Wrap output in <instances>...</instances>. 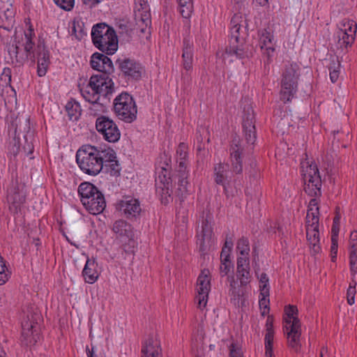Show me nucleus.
Instances as JSON below:
<instances>
[{
  "label": "nucleus",
  "instance_id": "obj_60",
  "mask_svg": "<svg viewBox=\"0 0 357 357\" xmlns=\"http://www.w3.org/2000/svg\"><path fill=\"white\" fill-rule=\"evenodd\" d=\"M233 246V241L231 237H226V240L222 248L231 250Z\"/></svg>",
  "mask_w": 357,
  "mask_h": 357
},
{
  "label": "nucleus",
  "instance_id": "obj_38",
  "mask_svg": "<svg viewBox=\"0 0 357 357\" xmlns=\"http://www.w3.org/2000/svg\"><path fill=\"white\" fill-rule=\"evenodd\" d=\"M158 180L163 185V186L161 187L162 190V194L166 196L170 197L172 190H170L169 188V181H171L172 182V181L176 182V177H174L173 176L172 177L167 178L166 174H163V172H162V174H160L158 175L156 181H158Z\"/></svg>",
  "mask_w": 357,
  "mask_h": 357
},
{
  "label": "nucleus",
  "instance_id": "obj_16",
  "mask_svg": "<svg viewBox=\"0 0 357 357\" xmlns=\"http://www.w3.org/2000/svg\"><path fill=\"white\" fill-rule=\"evenodd\" d=\"M211 289L210 272L207 269L202 271L197 281V292L195 303L200 310H203L207 304L208 296Z\"/></svg>",
  "mask_w": 357,
  "mask_h": 357
},
{
  "label": "nucleus",
  "instance_id": "obj_61",
  "mask_svg": "<svg viewBox=\"0 0 357 357\" xmlns=\"http://www.w3.org/2000/svg\"><path fill=\"white\" fill-rule=\"evenodd\" d=\"M350 253H357V241H350Z\"/></svg>",
  "mask_w": 357,
  "mask_h": 357
},
{
  "label": "nucleus",
  "instance_id": "obj_54",
  "mask_svg": "<svg viewBox=\"0 0 357 357\" xmlns=\"http://www.w3.org/2000/svg\"><path fill=\"white\" fill-rule=\"evenodd\" d=\"M347 303L349 305H352L355 302V294H356V283L352 285L350 284L347 289Z\"/></svg>",
  "mask_w": 357,
  "mask_h": 357
},
{
  "label": "nucleus",
  "instance_id": "obj_30",
  "mask_svg": "<svg viewBox=\"0 0 357 357\" xmlns=\"http://www.w3.org/2000/svg\"><path fill=\"white\" fill-rule=\"evenodd\" d=\"M177 174L174 175V177H176V180L178 179V189H177V193L178 195L183 197L188 192V172L187 169H176Z\"/></svg>",
  "mask_w": 357,
  "mask_h": 357
},
{
  "label": "nucleus",
  "instance_id": "obj_11",
  "mask_svg": "<svg viewBox=\"0 0 357 357\" xmlns=\"http://www.w3.org/2000/svg\"><path fill=\"white\" fill-rule=\"evenodd\" d=\"M311 164H310L307 159H305L301 162V173L303 181V190L310 197L308 202V209L305 218V229H306V238L311 244L312 233V224L311 221L312 218L310 217L312 208L310 207L312 203V188L311 183H312V174L311 172Z\"/></svg>",
  "mask_w": 357,
  "mask_h": 357
},
{
  "label": "nucleus",
  "instance_id": "obj_46",
  "mask_svg": "<svg viewBox=\"0 0 357 357\" xmlns=\"http://www.w3.org/2000/svg\"><path fill=\"white\" fill-rule=\"evenodd\" d=\"M13 0H0V14L2 10L7 11L8 19H11L13 15Z\"/></svg>",
  "mask_w": 357,
  "mask_h": 357
},
{
  "label": "nucleus",
  "instance_id": "obj_25",
  "mask_svg": "<svg viewBox=\"0 0 357 357\" xmlns=\"http://www.w3.org/2000/svg\"><path fill=\"white\" fill-rule=\"evenodd\" d=\"M119 208L128 218L136 217L141 212V206L138 199L130 197H123L119 203Z\"/></svg>",
  "mask_w": 357,
  "mask_h": 357
},
{
  "label": "nucleus",
  "instance_id": "obj_21",
  "mask_svg": "<svg viewBox=\"0 0 357 357\" xmlns=\"http://www.w3.org/2000/svg\"><path fill=\"white\" fill-rule=\"evenodd\" d=\"M259 44L263 54L269 60L273 56L275 52L274 36L271 31L263 29L259 31Z\"/></svg>",
  "mask_w": 357,
  "mask_h": 357
},
{
  "label": "nucleus",
  "instance_id": "obj_34",
  "mask_svg": "<svg viewBox=\"0 0 357 357\" xmlns=\"http://www.w3.org/2000/svg\"><path fill=\"white\" fill-rule=\"evenodd\" d=\"M66 109L71 121H77L81 115V107L75 100L68 101L66 105Z\"/></svg>",
  "mask_w": 357,
  "mask_h": 357
},
{
  "label": "nucleus",
  "instance_id": "obj_41",
  "mask_svg": "<svg viewBox=\"0 0 357 357\" xmlns=\"http://www.w3.org/2000/svg\"><path fill=\"white\" fill-rule=\"evenodd\" d=\"M335 38L337 39L338 47L342 50L347 49L349 47H351L355 40V38L349 40V39H347V35L340 34V31H336Z\"/></svg>",
  "mask_w": 357,
  "mask_h": 357
},
{
  "label": "nucleus",
  "instance_id": "obj_51",
  "mask_svg": "<svg viewBox=\"0 0 357 357\" xmlns=\"http://www.w3.org/2000/svg\"><path fill=\"white\" fill-rule=\"evenodd\" d=\"M255 273L259 280V288H260V291L261 289H263L264 288L265 289H269L268 287V282H269V280H268V278L267 276V275L264 273H261L259 275H258V270H255Z\"/></svg>",
  "mask_w": 357,
  "mask_h": 357
},
{
  "label": "nucleus",
  "instance_id": "obj_33",
  "mask_svg": "<svg viewBox=\"0 0 357 357\" xmlns=\"http://www.w3.org/2000/svg\"><path fill=\"white\" fill-rule=\"evenodd\" d=\"M176 161L178 164L177 169H187L188 167V146L184 143H181L176 150Z\"/></svg>",
  "mask_w": 357,
  "mask_h": 357
},
{
  "label": "nucleus",
  "instance_id": "obj_22",
  "mask_svg": "<svg viewBox=\"0 0 357 357\" xmlns=\"http://www.w3.org/2000/svg\"><path fill=\"white\" fill-rule=\"evenodd\" d=\"M255 120L252 109H248L243 119L245 137L248 144H253L256 140Z\"/></svg>",
  "mask_w": 357,
  "mask_h": 357
},
{
  "label": "nucleus",
  "instance_id": "obj_53",
  "mask_svg": "<svg viewBox=\"0 0 357 357\" xmlns=\"http://www.w3.org/2000/svg\"><path fill=\"white\" fill-rule=\"evenodd\" d=\"M340 215L337 213L333 218V226L331 229V236L338 237L340 231Z\"/></svg>",
  "mask_w": 357,
  "mask_h": 357
},
{
  "label": "nucleus",
  "instance_id": "obj_44",
  "mask_svg": "<svg viewBox=\"0 0 357 357\" xmlns=\"http://www.w3.org/2000/svg\"><path fill=\"white\" fill-rule=\"evenodd\" d=\"M203 335L200 333L196 339L192 340V349L196 351L195 356L197 357H202L203 355L204 344H203Z\"/></svg>",
  "mask_w": 357,
  "mask_h": 357
},
{
  "label": "nucleus",
  "instance_id": "obj_36",
  "mask_svg": "<svg viewBox=\"0 0 357 357\" xmlns=\"http://www.w3.org/2000/svg\"><path fill=\"white\" fill-rule=\"evenodd\" d=\"M179 10L183 18L188 20L193 11L192 0H178Z\"/></svg>",
  "mask_w": 357,
  "mask_h": 357
},
{
  "label": "nucleus",
  "instance_id": "obj_2",
  "mask_svg": "<svg viewBox=\"0 0 357 357\" xmlns=\"http://www.w3.org/2000/svg\"><path fill=\"white\" fill-rule=\"evenodd\" d=\"M112 152L110 148L85 144L77 150L76 162L84 174L96 176L103 169L107 158L113 155Z\"/></svg>",
  "mask_w": 357,
  "mask_h": 357
},
{
  "label": "nucleus",
  "instance_id": "obj_4",
  "mask_svg": "<svg viewBox=\"0 0 357 357\" xmlns=\"http://www.w3.org/2000/svg\"><path fill=\"white\" fill-rule=\"evenodd\" d=\"M33 29L29 26L24 32L25 43H23L24 50L26 53V59L35 61L37 59V73L39 77L45 76L50 64V52L46 49L44 42L39 40L36 47L32 42V36H34Z\"/></svg>",
  "mask_w": 357,
  "mask_h": 357
},
{
  "label": "nucleus",
  "instance_id": "obj_23",
  "mask_svg": "<svg viewBox=\"0 0 357 357\" xmlns=\"http://www.w3.org/2000/svg\"><path fill=\"white\" fill-rule=\"evenodd\" d=\"M236 277L241 286H247L251 279L250 261L248 257H238L237 259Z\"/></svg>",
  "mask_w": 357,
  "mask_h": 357
},
{
  "label": "nucleus",
  "instance_id": "obj_28",
  "mask_svg": "<svg viewBox=\"0 0 357 357\" xmlns=\"http://www.w3.org/2000/svg\"><path fill=\"white\" fill-rule=\"evenodd\" d=\"M100 272L98 264L94 259H88L82 271V276L86 282L93 284L98 278Z\"/></svg>",
  "mask_w": 357,
  "mask_h": 357
},
{
  "label": "nucleus",
  "instance_id": "obj_32",
  "mask_svg": "<svg viewBox=\"0 0 357 357\" xmlns=\"http://www.w3.org/2000/svg\"><path fill=\"white\" fill-rule=\"evenodd\" d=\"M112 153L113 155H111L109 159L107 158V161H105L104 164V168H105L106 172L109 173L111 176H118L120 174L121 167L116 160V153L113 149Z\"/></svg>",
  "mask_w": 357,
  "mask_h": 357
},
{
  "label": "nucleus",
  "instance_id": "obj_9",
  "mask_svg": "<svg viewBox=\"0 0 357 357\" xmlns=\"http://www.w3.org/2000/svg\"><path fill=\"white\" fill-rule=\"evenodd\" d=\"M300 76L299 67L296 63L286 66L281 81L280 99L284 103L290 102L294 97L298 88Z\"/></svg>",
  "mask_w": 357,
  "mask_h": 357
},
{
  "label": "nucleus",
  "instance_id": "obj_55",
  "mask_svg": "<svg viewBox=\"0 0 357 357\" xmlns=\"http://www.w3.org/2000/svg\"><path fill=\"white\" fill-rule=\"evenodd\" d=\"M9 53L11 56H15L17 62L22 63L25 58L23 56L20 55V47L18 45L13 46L12 49L9 50Z\"/></svg>",
  "mask_w": 357,
  "mask_h": 357
},
{
  "label": "nucleus",
  "instance_id": "obj_7",
  "mask_svg": "<svg viewBox=\"0 0 357 357\" xmlns=\"http://www.w3.org/2000/svg\"><path fill=\"white\" fill-rule=\"evenodd\" d=\"M78 194L85 208L91 214L103 211L106 202L102 193L92 183H82L78 187Z\"/></svg>",
  "mask_w": 357,
  "mask_h": 357
},
{
  "label": "nucleus",
  "instance_id": "obj_26",
  "mask_svg": "<svg viewBox=\"0 0 357 357\" xmlns=\"http://www.w3.org/2000/svg\"><path fill=\"white\" fill-rule=\"evenodd\" d=\"M142 357H162L160 342L156 337H149L145 342Z\"/></svg>",
  "mask_w": 357,
  "mask_h": 357
},
{
  "label": "nucleus",
  "instance_id": "obj_56",
  "mask_svg": "<svg viewBox=\"0 0 357 357\" xmlns=\"http://www.w3.org/2000/svg\"><path fill=\"white\" fill-rule=\"evenodd\" d=\"M230 268H231V261H221V266L220 267V271L221 276L223 277V276L227 275L229 273V272L230 271Z\"/></svg>",
  "mask_w": 357,
  "mask_h": 357
},
{
  "label": "nucleus",
  "instance_id": "obj_24",
  "mask_svg": "<svg viewBox=\"0 0 357 357\" xmlns=\"http://www.w3.org/2000/svg\"><path fill=\"white\" fill-rule=\"evenodd\" d=\"M228 280L229 281V295L231 297V301L238 307L243 306L245 303L244 286L238 285L234 276L229 278Z\"/></svg>",
  "mask_w": 357,
  "mask_h": 357
},
{
  "label": "nucleus",
  "instance_id": "obj_27",
  "mask_svg": "<svg viewBox=\"0 0 357 357\" xmlns=\"http://www.w3.org/2000/svg\"><path fill=\"white\" fill-rule=\"evenodd\" d=\"M183 67L188 71L192 68L193 61V40L190 37H185L183 42Z\"/></svg>",
  "mask_w": 357,
  "mask_h": 357
},
{
  "label": "nucleus",
  "instance_id": "obj_62",
  "mask_svg": "<svg viewBox=\"0 0 357 357\" xmlns=\"http://www.w3.org/2000/svg\"><path fill=\"white\" fill-rule=\"evenodd\" d=\"M350 241H357V231H354L351 233Z\"/></svg>",
  "mask_w": 357,
  "mask_h": 357
},
{
  "label": "nucleus",
  "instance_id": "obj_47",
  "mask_svg": "<svg viewBox=\"0 0 357 357\" xmlns=\"http://www.w3.org/2000/svg\"><path fill=\"white\" fill-rule=\"evenodd\" d=\"M11 69L9 68H4L0 77V81L3 86L10 85L11 82Z\"/></svg>",
  "mask_w": 357,
  "mask_h": 357
},
{
  "label": "nucleus",
  "instance_id": "obj_10",
  "mask_svg": "<svg viewBox=\"0 0 357 357\" xmlns=\"http://www.w3.org/2000/svg\"><path fill=\"white\" fill-rule=\"evenodd\" d=\"M114 111L119 119L126 123H131L137 118V109L135 102L126 92L121 93L115 98Z\"/></svg>",
  "mask_w": 357,
  "mask_h": 357
},
{
  "label": "nucleus",
  "instance_id": "obj_35",
  "mask_svg": "<svg viewBox=\"0 0 357 357\" xmlns=\"http://www.w3.org/2000/svg\"><path fill=\"white\" fill-rule=\"evenodd\" d=\"M7 13V11L2 10V12L0 14V28L10 31L15 24V10L13 8V15L10 20L8 19Z\"/></svg>",
  "mask_w": 357,
  "mask_h": 357
},
{
  "label": "nucleus",
  "instance_id": "obj_37",
  "mask_svg": "<svg viewBox=\"0 0 357 357\" xmlns=\"http://www.w3.org/2000/svg\"><path fill=\"white\" fill-rule=\"evenodd\" d=\"M269 289H265L261 290L260 298L259 301V307L261 310V314L265 316L269 312Z\"/></svg>",
  "mask_w": 357,
  "mask_h": 357
},
{
  "label": "nucleus",
  "instance_id": "obj_8",
  "mask_svg": "<svg viewBox=\"0 0 357 357\" xmlns=\"http://www.w3.org/2000/svg\"><path fill=\"white\" fill-rule=\"evenodd\" d=\"M284 312L283 328L287 335L288 345L297 350L301 336V325L297 317V307L295 305H289L285 307Z\"/></svg>",
  "mask_w": 357,
  "mask_h": 357
},
{
  "label": "nucleus",
  "instance_id": "obj_42",
  "mask_svg": "<svg viewBox=\"0 0 357 357\" xmlns=\"http://www.w3.org/2000/svg\"><path fill=\"white\" fill-rule=\"evenodd\" d=\"M236 248L240 252V257H248L250 252V243L247 238H241L237 242Z\"/></svg>",
  "mask_w": 357,
  "mask_h": 357
},
{
  "label": "nucleus",
  "instance_id": "obj_6",
  "mask_svg": "<svg viewBox=\"0 0 357 357\" xmlns=\"http://www.w3.org/2000/svg\"><path fill=\"white\" fill-rule=\"evenodd\" d=\"M91 38L95 47L106 54H113L118 49V38L115 31L105 23L93 26Z\"/></svg>",
  "mask_w": 357,
  "mask_h": 357
},
{
  "label": "nucleus",
  "instance_id": "obj_40",
  "mask_svg": "<svg viewBox=\"0 0 357 357\" xmlns=\"http://www.w3.org/2000/svg\"><path fill=\"white\" fill-rule=\"evenodd\" d=\"M22 144L20 135H17V130H15V136L8 145L9 153L13 155H17L21 151Z\"/></svg>",
  "mask_w": 357,
  "mask_h": 357
},
{
  "label": "nucleus",
  "instance_id": "obj_17",
  "mask_svg": "<svg viewBox=\"0 0 357 357\" xmlns=\"http://www.w3.org/2000/svg\"><path fill=\"white\" fill-rule=\"evenodd\" d=\"M116 64L123 75L128 79H139L144 72L142 66L134 59H119L116 61Z\"/></svg>",
  "mask_w": 357,
  "mask_h": 357
},
{
  "label": "nucleus",
  "instance_id": "obj_5",
  "mask_svg": "<svg viewBox=\"0 0 357 357\" xmlns=\"http://www.w3.org/2000/svg\"><path fill=\"white\" fill-rule=\"evenodd\" d=\"M245 20L239 14H235L231 20L229 47L226 49V54L236 56L238 59L248 57L249 54L245 50L243 41L245 35Z\"/></svg>",
  "mask_w": 357,
  "mask_h": 357
},
{
  "label": "nucleus",
  "instance_id": "obj_45",
  "mask_svg": "<svg viewBox=\"0 0 357 357\" xmlns=\"http://www.w3.org/2000/svg\"><path fill=\"white\" fill-rule=\"evenodd\" d=\"M222 185L224 188V191L227 198L234 197L241 192V188L236 185H233L231 181Z\"/></svg>",
  "mask_w": 357,
  "mask_h": 357
},
{
  "label": "nucleus",
  "instance_id": "obj_1",
  "mask_svg": "<svg viewBox=\"0 0 357 357\" xmlns=\"http://www.w3.org/2000/svg\"><path fill=\"white\" fill-rule=\"evenodd\" d=\"M114 91L112 78L105 75H94L84 88L80 89L81 94L91 104L89 107L91 114L96 115L98 111L102 112L110 102Z\"/></svg>",
  "mask_w": 357,
  "mask_h": 357
},
{
  "label": "nucleus",
  "instance_id": "obj_29",
  "mask_svg": "<svg viewBox=\"0 0 357 357\" xmlns=\"http://www.w3.org/2000/svg\"><path fill=\"white\" fill-rule=\"evenodd\" d=\"M337 31H340V34L347 35L349 40L356 38L357 24L355 21L344 18L337 24Z\"/></svg>",
  "mask_w": 357,
  "mask_h": 357
},
{
  "label": "nucleus",
  "instance_id": "obj_50",
  "mask_svg": "<svg viewBox=\"0 0 357 357\" xmlns=\"http://www.w3.org/2000/svg\"><path fill=\"white\" fill-rule=\"evenodd\" d=\"M24 144L22 145L21 151L24 153L26 155H29L33 152V145L31 141L28 140L26 136H23Z\"/></svg>",
  "mask_w": 357,
  "mask_h": 357
},
{
  "label": "nucleus",
  "instance_id": "obj_48",
  "mask_svg": "<svg viewBox=\"0 0 357 357\" xmlns=\"http://www.w3.org/2000/svg\"><path fill=\"white\" fill-rule=\"evenodd\" d=\"M61 9L67 11L71 10L75 5V0H53Z\"/></svg>",
  "mask_w": 357,
  "mask_h": 357
},
{
  "label": "nucleus",
  "instance_id": "obj_3",
  "mask_svg": "<svg viewBox=\"0 0 357 357\" xmlns=\"http://www.w3.org/2000/svg\"><path fill=\"white\" fill-rule=\"evenodd\" d=\"M242 151L239 139L234 138L229 149L231 169L229 165L218 163L214 166V180L218 185L231 181L233 174H239L243 172Z\"/></svg>",
  "mask_w": 357,
  "mask_h": 357
},
{
  "label": "nucleus",
  "instance_id": "obj_20",
  "mask_svg": "<svg viewBox=\"0 0 357 357\" xmlns=\"http://www.w3.org/2000/svg\"><path fill=\"white\" fill-rule=\"evenodd\" d=\"M93 69L101 73L100 75H108L114 71L111 59L105 54L96 52L92 54L90 61Z\"/></svg>",
  "mask_w": 357,
  "mask_h": 357
},
{
  "label": "nucleus",
  "instance_id": "obj_19",
  "mask_svg": "<svg viewBox=\"0 0 357 357\" xmlns=\"http://www.w3.org/2000/svg\"><path fill=\"white\" fill-rule=\"evenodd\" d=\"M24 187L18 183L16 180L12 181L10 188L8 189V202L10 203V210L17 211L20 206L25 202V193Z\"/></svg>",
  "mask_w": 357,
  "mask_h": 357
},
{
  "label": "nucleus",
  "instance_id": "obj_43",
  "mask_svg": "<svg viewBox=\"0 0 357 357\" xmlns=\"http://www.w3.org/2000/svg\"><path fill=\"white\" fill-rule=\"evenodd\" d=\"M229 357H244L241 344L238 342H232L228 346Z\"/></svg>",
  "mask_w": 357,
  "mask_h": 357
},
{
  "label": "nucleus",
  "instance_id": "obj_39",
  "mask_svg": "<svg viewBox=\"0 0 357 357\" xmlns=\"http://www.w3.org/2000/svg\"><path fill=\"white\" fill-rule=\"evenodd\" d=\"M330 79L333 83L337 81L340 74V63L337 59L333 60L328 67Z\"/></svg>",
  "mask_w": 357,
  "mask_h": 357
},
{
  "label": "nucleus",
  "instance_id": "obj_57",
  "mask_svg": "<svg viewBox=\"0 0 357 357\" xmlns=\"http://www.w3.org/2000/svg\"><path fill=\"white\" fill-rule=\"evenodd\" d=\"M349 258L351 271L356 273L357 271V253H350Z\"/></svg>",
  "mask_w": 357,
  "mask_h": 357
},
{
  "label": "nucleus",
  "instance_id": "obj_59",
  "mask_svg": "<svg viewBox=\"0 0 357 357\" xmlns=\"http://www.w3.org/2000/svg\"><path fill=\"white\" fill-rule=\"evenodd\" d=\"M231 250H227L225 248H222V251H221V254H220V259H221V261H230L229 259V253H230Z\"/></svg>",
  "mask_w": 357,
  "mask_h": 357
},
{
  "label": "nucleus",
  "instance_id": "obj_13",
  "mask_svg": "<svg viewBox=\"0 0 357 357\" xmlns=\"http://www.w3.org/2000/svg\"><path fill=\"white\" fill-rule=\"evenodd\" d=\"M38 319L40 315L34 312L27 314L22 323L21 340L26 346L34 345L40 339Z\"/></svg>",
  "mask_w": 357,
  "mask_h": 357
},
{
  "label": "nucleus",
  "instance_id": "obj_14",
  "mask_svg": "<svg viewBox=\"0 0 357 357\" xmlns=\"http://www.w3.org/2000/svg\"><path fill=\"white\" fill-rule=\"evenodd\" d=\"M96 128L102 138L111 143L119 141L121 132L116 123L105 116H100L96 121Z\"/></svg>",
  "mask_w": 357,
  "mask_h": 357
},
{
  "label": "nucleus",
  "instance_id": "obj_15",
  "mask_svg": "<svg viewBox=\"0 0 357 357\" xmlns=\"http://www.w3.org/2000/svg\"><path fill=\"white\" fill-rule=\"evenodd\" d=\"M135 20L142 33L150 34L151 24L150 7L147 0H135Z\"/></svg>",
  "mask_w": 357,
  "mask_h": 357
},
{
  "label": "nucleus",
  "instance_id": "obj_49",
  "mask_svg": "<svg viewBox=\"0 0 357 357\" xmlns=\"http://www.w3.org/2000/svg\"><path fill=\"white\" fill-rule=\"evenodd\" d=\"M314 186L317 190V192L314 193V197L321 195V178L319 172V169L316 168L314 169Z\"/></svg>",
  "mask_w": 357,
  "mask_h": 357
},
{
  "label": "nucleus",
  "instance_id": "obj_52",
  "mask_svg": "<svg viewBox=\"0 0 357 357\" xmlns=\"http://www.w3.org/2000/svg\"><path fill=\"white\" fill-rule=\"evenodd\" d=\"M338 237L331 236V255L333 261H335L337 258V248H338Z\"/></svg>",
  "mask_w": 357,
  "mask_h": 357
},
{
  "label": "nucleus",
  "instance_id": "obj_63",
  "mask_svg": "<svg viewBox=\"0 0 357 357\" xmlns=\"http://www.w3.org/2000/svg\"><path fill=\"white\" fill-rule=\"evenodd\" d=\"M86 354L88 357H94V351L93 347H92L91 349H90L88 347H86Z\"/></svg>",
  "mask_w": 357,
  "mask_h": 357
},
{
  "label": "nucleus",
  "instance_id": "obj_12",
  "mask_svg": "<svg viewBox=\"0 0 357 357\" xmlns=\"http://www.w3.org/2000/svg\"><path fill=\"white\" fill-rule=\"evenodd\" d=\"M112 230L116 234L117 238L122 243L125 252L133 253L136 243L134 240L132 225L125 220H119L114 223Z\"/></svg>",
  "mask_w": 357,
  "mask_h": 357
},
{
  "label": "nucleus",
  "instance_id": "obj_64",
  "mask_svg": "<svg viewBox=\"0 0 357 357\" xmlns=\"http://www.w3.org/2000/svg\"><path fill=\"white\" fill-rule=\"evenodd\" d=\"M255 1L261 6H264L268 4V0H255Z\"/></svg>",
  "mask_w": 357,
  "mask_h": 357
},
{
  "label": "nucleus",
  "instance_id": "obj_58",
  "mask_svg": "<svg viewBox=\"0 0 357 357\" xmlns=\"http://www.w3.org/2000/svg\"><path fill=\"white\" fill-rule=\"evenodd\" d=\"M9 277V273L6 267H0V285L5 284Z\"/></svg>",
  "mask_w": 357,
  "mask_h": 357
},
{
  "label": "nucleus",
  "instance_id": "obj_18",
  "mask_svg": "<svg viewBox=\"0 0 357 357\" xmlns=\"http://www.w3.org/2000/svg\"><path fill=\"white\" fill-rule=\"evenodd\" d=\"M215 240L213 235V229L208 220L206 218L202 221L201 231L197 234V243L199 251L205 255L213 246Z\"/></svg>",
  "mask_w": 357,
  "mask_h": 357
},
{
  "label": "nucleus",
  "instance_id": "obj_31",
  "mask_svg": "<svg viewBox=\"0 0 357 357\" xmlns=\"http://www.w3.org/2000/svg\"><path fill=\"white\" fill-rule=\"evenodd\" d=\"M266 333L265 335V356L275 357L273 351V344L274 339V330L272 321L268 318L266 321Z\"/></svg>",
  "mask_w": 357,
  "mask_h": 357
}]
</instances>
